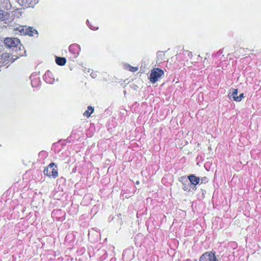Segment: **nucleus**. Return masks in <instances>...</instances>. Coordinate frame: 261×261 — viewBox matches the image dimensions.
Wrapping results in <instances>:
<instances>
[{
	"label": "nucleus",
	"instance_id": "f03ea898",
	"mask_svg": "<svg viewBox=\"0 0 261 261\" xmlns=\"http://www.w3.org/2000/svg\"><path fill=\"white\" fill-rule=\"evenodd\" d=\"M164 72L162 70L155 68L153 69L150 74V81L152 83H155L163 75Z\"/></svg>",
	"mask_w": 261,
	"mask_h": 261
},
{
	"label": "nucleus",
	"instance_id": "f8f14e48",
	"mask_svg": "<svg viewBox=\"0 0 261 261\" xmlns=\"http://www.w3.org/2000/svg\"><path fill=\"white\" fill-rule=\"evenodd\" d=\"M181 181L183 182V189L185 190V191H187V190H189V187L186 184V182H187L186 181L185 179H183L182 178H181Z\"/></svg>",
	"mask_w": 261,
	"mask_h": 261
},
{
	"label": "nucleus",
	"instance_id": "9d476101",
	"mask_svg": "<svg viewBox=\"0 0 261 261\" xmlns=\"http://www.w3.org/2000/svg\"><path fill=\"white\" fill-rule=\"evenodd\" d=\"M94 108L92 107L91 106H89L88 107V110H86L84 113V115L85 116H86L87 117H90V115L93 112Z\"/></svg>",
	"mask_w": 261,
	"mask_h": 261
},
{
	"label": "nucleus",
	"instance_id": "4468645a",
	"mask_svg": "<svg viewBox=\"0 0 261 261\" xmlns=\"http://www.w3.org/2000/svg\"><path fill=\"white\" fill-rule=\"evenodd\" d=\"M244 98V94L241 93L240 94L239 96L237 97H234V100L238 102L241 101L242 99Z\"/></svg>",
	"mask_w": 261,
	"mask_h": 261
},
{
	"label": "nucleus",
	"instance_id": "20e7f679",
	"mask_svg": "<svg viewBox=\"0 0 261 261\" xmlns=\"http://www.w3.org/2000/svg\"><path fill=\"white\" fill-rule=\"evenodd\" d=\"M199 261H218L214 253L206 252L202 255Z\"/></svg>",
	"mask_w": 261,
	"mask_h": 261
},
{
	"label": "nucleus",
	"instance_id": "f257e3e1",
	"mask_svg": "<svg viewBox=\"0 0 261 261\" xmlns=\"http://www.w3.org/2000/svg\"><path fill=\"white\" fill-rule=\"evenodd\" d=\"M19 33L20 35H29L33 36L34 34H37L38 32L36 30L33 29L32 28H27L26 26H20L17 27V34Z\"/></svg>",
	"mask_w": 261,
	"mask_h": 261
},
{
	"label": "nucleus",
	"instance_id": "0eeeda50",
	"mask_svg": "<svg viewBox=\"0 0 261 261\" xmlns=\"http://www.w3.org/2000/svg\"><path fill=\"white\" fill-rule=\"evenodd\" d=\"M10 62H13L12 60V57L10 54L7 53L3 54L1 58V62H2L3 64L6 65Z\"/></svg>",
	"mask_w": 261,
	"mask_h": 261
},
{
	"label": "nucleus",
	"instance_id": "6ab92c4d",
	"mask_svg": "<svg viewBox=\"0 0 261 261\" xmlns=\"http://www.w3.org/2000/svg\"><path fill=\"white\" fill-rule=\"evenodd\" d=\"M92 77H93V76H94V74H93V75H91Z\"/></svg>",
	"mask_w": 261,
	"mask_h": 261
},
{
	"label": "nucleus",
	"instance_id": "ddd939ff",
	"mask_svg": "<svg viewBox=\"0 0 261 261\" xmlns=\"http://www.w3.org/2000/svg\"><path fill=\"white\" fill-rule=\"evenodd\" d=\"M17 3L19 4L21 6L27 7V0H17Z\"/></svg>",
	"mask_w": 261,
	"mask_h": 261
},
{
	"label": "nucleus",
	"instance_id": "7ed1b4c3",
	"mask_svg": "<svg viewBox=\"0 0 261 261\" xmlns=\"http://www.w3.org/2000/svg\"><path fill=\"white\" fill-rule=\"evenodd\" d=\"M55 166V163H50L48 167L44 169L43 171L44 174L49 177L53 176L54 178L57 177L58 175V173L57 171L55 168H54Z\"/></svg>",
	"mask_w": 261,
	"mask_h": 261
},
{
	"label": "nucleus",
	"instance_id": "2eb2a0df",
	"mask_svg": "<svg viewBox=\"0 0 261 261\" xmlns=\"http://www.w3.org/2000/svg\"><path fill=\"white\" fill-rule=\"evenodd\" d=\"M128 70L131 71H133V72L136 71L138 69V68L137 67H132V66H129V65L128 66Z\"/></svg>",
	"mask_w": 261,
	"mask_h": 261
},
{
	"label": "nucleus",
	"instance_id": "f3484780",
	"mask_svg": "<svg viewBox=\"0 0 261 261\" xmlns=\"http://www.w3.org/2000/svg\"><path fill=\"white\" fill-rule=\"evenodd\" d=\"M136 184H137V185H138V184H139V181H136Z\"/></svg>",
	"mask_w": 261,
	"mask_h": 261
},
{
	"label": "nucleus",
	"instance_id": "a211bd4d",
	"mask_svg": "<svg viewBox=\"0 0 261 261\" xmlns=\"http://www.w3.org/2000/svg\"><path fill=\"white\" fill-rule=\"evenodd\" d=\"M92 77H93V76H94V74H93V75H91Z\"/></svg>",
	"mask_w": 261,
	"mask_h": 261
},
{
	"label": "nucleus",
	"instance_id": "9b49d317",
	"mask_svg": "<svg viewBox=\"0 0 261 261\" xmlns=\"http://www.w3.org/2000/svg\"><path fill=\"white\" fill-rule=\"evenodd\" d=\"M238 94V91L237 89H233L232 90V92H230L229 94V96L230 97H232L234 100V97H237Z\"/></svg>",
	"mask_w": 261,
	"mask_h": 261
},
{
	"label": "nucleus",
	"instance_id": "423d86ee",
	"mask_svg": "<svg viewBox=\"0 0 261 261\" xmlns=\"http://www.w3.org/2000/svg\"><path fill=\"white\" fill-rule=\"evenodd\" d=\"M5 46L8 48H12L16 47V43L15 38H6L4 41Z\"/></svg>",
	"mask_w": 261,
	"mask_h": 261
},
{
	"label": "nucleus",
	"instance_id": "dca6fc26",
	"mask_svg": "<svg viewBox=\"0 0 261 261\" xmlns=\"http://www.w3.org/2000/svg\"><path fill=\"white\" fill-rule=\"evenodd\" d=\"M200 180H201V182L200 181V183H202V182H207V178L206 177H204L203 178H202L201 179H200Z\"/></svg>",
	"mask_w": 261,
	"mask_h": 261
},
{
	"label": "nucleus",
	"instance_id": "6e6552de",
	"mask_svg": "<svg viewBox=\"0 0 261 261\" xmlns=\"http://www.w3.org/2000/svg\"><path fill=\"white\" fill-rule=\"evenodd\" d=\"M17 48H19V49H17V59L18 58V55L20 57H22L25 56V49L23 45L20 43V40L17 39Z\"/></svg>",
	"mask_w": 261,
	"mask_h": 261
},
{
	"label": "nucleus",
	"instance_id": "39448f33",
	"mask_svg": "<svg viewBox=\"0 0 261 261\" xmlns=\"http://www.w3.org/2000/svg\"><path fill=\"white\" fill-rule=\"evenodd\" d=\"M181 178L185 179V181L187 182L188 184H189V181H190L191 184L194 185H196L200 183V178L195 176L193 174L189 176L188 178L186 177H181Z\"/></svg>",
	"mask_w": 261,
	"mask_h": 261
},
{
	"label": "nucleus",
	"instance_id": "1a4fd4ad",
	"mask_svg": "<svg viewBox=\"0 0 261 261\" xmlns=\"http://www.w3.org/2000/svg\"><path fill=\"white\" fill-rule=\"evenodd\" d=\"M56 63L60 66L64 65L66 62V59L62 57H57L56 59Z\"/></svg>",
	"mask_w": 261,
	"mask_h": 261
}]
</instances>
